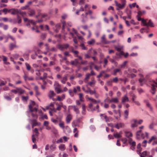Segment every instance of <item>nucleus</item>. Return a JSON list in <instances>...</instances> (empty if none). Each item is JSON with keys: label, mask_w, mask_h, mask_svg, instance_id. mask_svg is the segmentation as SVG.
Returning <instances> with one entry per match:
<instances>
[{"label": "nucleus", "mask_w": 157, "mask_h": 157, "mask_svg": "<svg viewBox=\"0 0 157 157\" xmlns=\"http://www.w3.org/2000/svg\"><path fill=\"white\" fill-rule=\"evenodd\" d=\"M118 78L117 77H116L115 78H113V79L112 80V82L115 83H117L118 82Z\"/></svg>", "instance_id": "obj_54"}, {"label": "nucleus", "mask_w": 157, "mask_h": 157, "mask_svg": "<svg viewBox=\"0 0 157 157\" xmlns=\"http://www.w3.org/2000/svg\"><path fill=\"white\" fill-rule=\"evenodd\" d=\"M128 115V111L126 110L124 112V117L125 118H127Z\"/></svg>", "instance_id": "obj_36"}, {"label": "nucleus", "mask_w": 157, "mask_h": 157, "mask_svg": "<svg viewBox=\"0 0 157 157\" xmlns=\"http://www.w3.org/2000/svg\"><path fill=\"white\" fill-rule=\"evenodd\" d=\"M17 93H18L19 94H23L25 91L22 90L21 88L17 87Z\"/></svg>", "instance_id": "obj_17"}, {"label": "nucleus", "mask_w": 157, "mask_h": 157, "mask_svg": "<svg viewBox=\"0 0 157 157\" xmlns=\"http://www.w3.org/2000/svg\"><path fill=\"white\" fill-rule=\"evenodd\" d=\"M61 22L63 24L62 29L63 30L65 29V27L67 26V25L70 27L72 25V24L71 22H69L66 23L64 21H61Z\"/></svg>", "instance_id": "obj_10"}, {"label": "nucleus", "mask_w": 157, "mask_h": 157, "mask_svg": "<svg viewBox=\"0 0 157 157\" xmlns=\"http://www.w3.org/2000/svg\"><path fill=\"white\" fill-rule=\"evenodd\" d=\"M146 105L150 109V110L152 111L153 110V108L151 104L148 102H146Z\"/></svg>", "instance_id": "obj_35"}, {"label": "nucleus", "mask_w": 157, "mask_h": 157, "mask_svg": "<svg viewBox=\"0 0 157 157\" xmlns=\"http://www.w3.org/2000/svg\"><path fill=\"white\" fill-rule=\"evenodd\" d=\"M50 149L51 150H54L56 148V146L55 144H52L50 146Z\"/></svg>", "instance_id": "obj_50"}, {"label": "nucleus", "mask_w": 157, "mask_h": 157, "mask_svg": "<svg viewBox=\"0 0 157 157\" xmlns=\"http://www.w3.org/2000/svg\"><path fill=\"white\" fill-rule=\"evenodd\" d=\"M82 22L84 23L87 21V16H85V15L83 14L82 15Z\"/></svg>", "instance_id": "obj_21"}, {"label": "nucleus", "mask_w": 157, "mask_h": 157, "mask_svg": "<svg viewBox=\"0 0 157 157\" xmlns=\"http://www.w3.org/2000/svg\"><path fill=\"white\" fill-rule=\"evenodd\" d=\"M152 142H153L152 145H155L157 144V137L156 136H152L148 141L149 144H150Z\"/></svg>", "instance_id": "obj_4"}, {"label": "nucleus", "mask_w": 157, "mask_h": 157, "mask_svg": "<svg viewBox=\"0 0 157 157\" xmlns=\"http://www.w3.org/2000/svg\"><path fill=\"white\" fill-rule=\"evenodd\" d=\"M29 108L30 111L31 112H37V109L36 108H33L31 105H29Z\"/></svg>", "instance_id": "obj_27"}, {"label": "nucleus", "mask_w": 157, "mask_h": 157, "mask_svg": "<svg viewBox=\"0 0 157 157\" xmlns=\"http://www.w3.org/2000/svg\"><path fill=\"white\" fill-rule=\"evenodd\" d=\"M52 131L55 134H56L57 133V131L55 128L52 129Z\"/></svg>", "instance_id": "obj_64"}, {"label": "nucleus", "mask_w": 157, "mask_h": 157, "mask_svg": "<svg viewBox=\"0 0 157 157\" xmlns=\"http://www.w3.org/2000/svg\"><path fill=\"white\" fill-rule=\"evenodd\" d=\"M136 3H134L131 4H130L129 5V6L130 8H132V7H135L136 6Z\"/></svg>", "instance_id": "obj_60"}, {"label": "nucleus", "mask_w": 157, "mask_h": 157, "mask_svg": "<svg viewBox=\"0 0 157 157\" xmlns=\"http://www.w3.org/2000/svg\"><path fill=\"white\" fill-rule=\"evenodd\" d=\"M59 148L62 151H63L65 149V145L61 144L59 146Z\"/></svg>", "instance_id": "obj_37"}, {"label": "nucleus", "mask_w": 157, "mask_h": 157, "mask_svg": "<svg viewBox=\"0 0 157 157\" xmlns=\"http://www.w3.org/2000/svg\"><path fill=\"white\" fill-rule=\"evenodd\" d=\"M80 47L82 50H86L87 49V48L85 46L84 44L83 43L81 44Z\"/></svg>", "instance_id": "obj_41"}, {"label": "nucleus", "mask_w": 157, "mask_h": 157, "mask_svg": "<svg viewBox=\"0 0 157 157\" xmlns=\"http://www.w3.org/2000/svg\"><path fill=\"white\" fill-rule=\"evenodd\" d=\"M129 99L127 97V95H126L122 98V102L124 103L125 102L128 101Z\"/></svg>", "instance_id": "obj_18"}, {"label": "nucleus", "mask_w": 157, "mask_h": 157, "mask_svg": "<svg viewBox=\"0 0 157 157\" xmlns=\"http://www.w3.org/2000/svg\"><path fill=\"white\" fill-rule=\"evenodd\" d=\"M28 22L29 23H32V24L33 25H35L36 24V21H34L33 20H28Z\"/></svg>", "instance_id": "obj_46"}, {"label": "nucleus", "mask_w": 157, "mask_h": 157, "mask_svg": "<svg viewBox=\"0 0 157 157\" xmlns=\"http://www.w3.org/2000/svg\"><path fill=\"white\" fill-rule=\"evenodd\" d=\"M113 136L116 138H119L121 137V136L120 133L117 132L113 134Z\"/></svg>", "instance_id": "obj_32"}, {"label": "nucleus", "mask_w": 157, "mask_h": 157, "mask_svg": "<svg viewBox=\"0 0 157 157\" xmlns=\"http://www.w3.org/2000/svg\"><path fill=\"white\" fill-rule=\"evenodd\" d=\"M118 101V99L117 98H112L109 100V102L110 103L113 102L114 103H117Z\"/></svg>", "instance_id": "obj_16"}, {"label": "nucleus", "mask_w": 157, "mask_h": 157, "mask_svg": "<svg viewBox=\"0 0 157 157\" xmlns=\"http://www.w3.org/2000/svg\"><path fill=\"white\" fill-rule=\"evenodd\" d=\"M125 136L127 137H129L132 136V134L130 132H125Z\"/></svg>", "instance_id": "obj_28"}, {"label": "nucleus", "mask_w": 157, "mask_h": 157, "mask_svg": "<svg viewBox=\"0 0 157 157\" xmlns=\"http://www.w3.org/2000/svg\"><path fill=\"white\" fill-rule=\"evenodd\" d=\"M112 82H113L112 80L107 81V85L108 86H111L112 85Z\"/></svg>", "instance_id": "obj_62"}, {"label": "nucleus", "mask_w": 157, "mask_h": 157, "mask_svg": "<svg viewBox=\"0 0 157 157\" xmlns=\"http://www.w3.org/2000/svg\"><path fill=\"white\" fill-rule=\"evenodd\" d=\"M101 39V42L103 44H108L110 43V42H109V41L107 40L105 38V35H103Z\"/></svg>", "instance_id": "obj_8"}, {"label": "nucleus", "mask_w": 157, "mask_h": 157, "mask_svg": "<svg viewBox=\"0 0 157 157\" xmlns=\"http://www.w3.org/2000/svg\"><path fill=\"white\" fill-rule=\"evenodd\" d=\"M19 14L21 15L22 16L24 17V16H25L26 15V13L25 12H23L19 11Z\"/></svg>", "instance_id": "obj_33"}, {"label": "nucleus", "mask_w": 157, "mask_h": 157, "mask_svg": "<svg viewBox=\"0 0 157 157\" xmlns=\"http://www.w3.org/2000/svg\"><path fill=\"white\" fill-rule=\"evenodd\" d=\"M147 143V141L146 140H144L142 143V145L143 147H145Z\"/></svg>", "instance_id": "obj_63"}, {"label": "nucleus", "mask_w": 157, "mask_h": 157, "mask_svg": "<svg viewBox=\"0 0 157 157\" xmlns=\"http://www.w3.org/2000/svg\"><path fill=\"white\" fill-rule=\"evenodd\" d=\"M68 92L69 94L71 97H73L74 96V94L73 91L71 89H69L68 90Z\"/></svg>", "instance_id": "obj_47"}, {"label": "nucleus", "mask_w": 157, "mask_h": 157, "mask_svg": "<svg viewBox=\"0 0 157 157\" xmlns=\"http://www.w3.org/2000/svg\"><path fill=\"white\" fill-rule=\"evenodd\" d=\"M142 23L144 24V25L147 26H150L151 27H154V25L153 23L151 21V20H149L148 22V23H147L146 22V21L144 19H142Z\"/></svg>", "instance_id": "obj_6"}, {"label": "nucleus", "mask_w": 157, "mask_h": 157, "mask_svg": "<svg viewBox=\"0 0 157 157\" xmlns=\"http://www.w3.org/2000/svg\"><path fill=\"white\" fill-rule=\"evenodd\" d=\"M94 40L93 39L91 40L90 41L87 42V43L89 44H92L94 43Z\"/></svg>", "instance_id": "obj_55"}, {"label": "nucleus", "mask_w": 157, "mask_h": 157, "mask_svg": "<svg viewBox=\"0 0 157 157\" xmlns=\"http://www.w3.org/2000/svg\"><path fill=\"white\" fill-rule=\"evenodd\" d=\"M124 125L123 123H119L116 124L115 125V127L117 129H119L123 127Z\"/></svg>", "instance_id": "obj_15"}, {"label": "nucleus", "mask_w": 157, "mask_h": 157, "mask_svg": "<svg viewBox=\"0 0 157 157\" xmlns=\"http://www.w3.org/2000/svg\"><path fill=\"white\" fill-rule=\"evenodd\" d=\"M19 11L17 9L14 10L12 12L11 14H19Z\"/></svg>", "instance_id": "obj_52"}, {"label": "nucleus", "mask_w": 157, "mask_h": 157, "mask_svg": "<svg viewBox=\"0 0 157 157\" xmlns=\"http://www.w3.org/2000/svg\"><path fill=\"white\" fill-rule=\"evenodd\" d=\"M128 143L130 145V149L133 150L135 148L136 145V142L135 141H132V140L131 138L129 139L128 140Z\"/></svg>", "instance_id": "obj_7"}, {"label": "nucleus", "mask_w": 157, "mask_h": 157, "mask_svg": "<svg viewBox=\"0 0 157 157\" xmlns=\"http://www.w3.org/2000/svg\"><path fill=\"white\" fill-rule=\"evenodd\" d=\"M22 100L24 101H27L29 99V97L28 96H22Z\"/></svg>", "instance_id": "obj_44"}, {"label": "nucleus", "mask_w": 157, "mask_h": 157, "mask_svg": "<svg viewBox=\"0 0 157 157\" xmlns=\"http://www.w3.org/2000/svg\"><path fill=\"white\" fill-rule=\"evenodd\" d=\"M59 127L63 128H64V123L63 122H61L59 124Z\"/></svg>", "instance_id": "obj_49"}, {"label": "nucleus", "mask_w": 157, "mask_h": 157, "mask_svg": "<svg viewBox=\"0 0 157 157\" xmlns=\"http://www.w3.org/2000/svg\"><path fill=\"white\" fill-rule=\"evenodd\" d=\"M69 47V45L67 44H59L58 46V48L61 51L67 49Z\"/></svg>", "instance_id": "obj_5"}, {"label": "nucleus", "mask_w": 157, "mask_h": 157, "mask_svg": "<svg viewBox=\"0 0 157 157\" xmlns=\"http://www.w3.org/2000/svg\"><path fill=\"white\" fill-rule=\"evenodd\" d=\"M35 11L33 9H30L28 13L30 17L33 16L35 14Z\"/></svg>", "instance_id": "obj_23"}, {"label": "nucleus", "mask_w": 157, "mask_h": 157, "mask_svg": "<svg viewBox=\"0 0 157 157\" xmlns=\"http://www.w3.org/2000/svg\"><path fill=\"white\" fill-rule=\"evenodd\" d=\"M16 47V45L15 44H13V43H10V48L11 50H12L13 48Z\"/></svg>", "instance_id": "obj_43"}, {"label": "nucleus", "mask_w": 157, "mask_h": 157, "mask_svg": "<svg viewBox=\"0 0 157 157\" xmlns=\"http://www.w3.org/2000/svg\"><path fill=\"white\" fill-rule=\"evenodd\" d=\"M127 63V61H124L123 63L121 65V67L122 68V67H124L125 66V65H126Z\"/></svg>", "instance_id": "obj_56"}, {"label": "nucleus", "mask_w": 157, "mask_h": 157, "mask_svg": "<svg viewBox=\"0 0 157 157\" xmlns=\"http://www.w3.org/2000/svg\"><path fill=\"white\" fill-rule=\"evenodd\" d=\"M6 82L4 81L3 80H0V86H4L6 83Z\"/></svg>", "instance_id": "obj_42"}, {"label": "nucleus", "mask_w": 157, "mask_h": 157, "mask_svg": "<svg viewBox=\"0 0 157 157\" xmlns=\"http://www.w3.org/2000/svg\"><path fill=\"white\" fill-rule=\"evenodd\" d=\"M72 116L71 114H68L66 118V121L67 123H69L72 119Z\"/></svg>", "instance_id": "obj_13"}, {"label": "nucleus", "mask_w": 157, "mask_h": 157, "mask_svg": "<svg viewBox=\"0 0 157 157\" xmlns=\"http://www.w3.org/2000/svg\"><path fill=\"white\" fill-rule=\"evenodd\" d=\"M86 98H88L90 101H91L92 102L90 103L89 105V107L91 109L92 111L95 110L96 109H98L99 107L98 105H97L96 106H94V105L97 104L99 102V101H97L93 98H89L87 95L86 96Z\"/></svg>", "instance_id": "obj_1"}, {"label": "nucleus", "mask_w": 157, "mask_h": 157, "mask_svg": "<svg viewBox=\"0 0 157 157\" xmlns=\"http://www.w3.org/2000/svg\"><path fill=\"white\" fill-rule=\"evenodd\" d=\"M90 74L89 73L87 74L86 75V77L84 80V81L86 83H88V80L90 78Z\"/></svg>", "instance_id": "obj_22"}, {"label": "nucleus", "mask_w": 157, "mask_h": 157, "mask_svg": "<svg viewBox=\"0 0 157 157\" xmlns=\"http://www.w3.org/2000/svg\"><path fill=\"white\" fill-rule=\"evenodd\" d=\"M55 91L57 94H59L62 91L61 89V85L57 82H55L54 84Z\"/></svg>", "instance_id": "obj_3"}, {"label": "nucleus", "mask_w": 157, "mask_h": 157, "mask_svg": "<svg viewBox=\"0 0 157 157\" xmlns=\"http://www.w3.org/2000/svg\"><path fill=\"white\" fill-rule=\"evenodd\" d=\"M121 72V69H115L113 70V75H116L117 73L118 72Z\"/></svg>", "instance_id": "obj_31"}, {"label": "nucleus", "mask_w": 157, "mask_h": 157, "mask_svg": "<svg viewBox=\"0 0 157 157\" xmlns=\"http://www.w3.org/2000/svg\"><path fill=\"white\" fill-rule=\"evenodd\" d=\"M104 118L106 122H109L110 121V120L111 119V117H108L106 115H105L104 116Z\"/></svg>", "instance_id": "obj_30"}, {"label": "nucleus", "mask_w": 157, "mask_h": 157, "mask_svg": "<svg viewBox=\"0 0 157 157\" xmlns=\"http://www.w3.org/2000/svg\"><path fill=\"white\" fill-rule=\"evenodd\" d=\"M77 31L74 28H73L71 31L70 32V34L73 37H74V34H77Z\"/></svg>", "instance_id": "obj_25"}, {"label": "nucleus", "mask_w": 157, "mask_h": 157, "mask_svg": "<svg viewBox=\"0 0 157 157\" xmlns=\"http://www.w3.org/2000/svg\"><path fill=\"white\" fill-rule=\"evenodd\" d=\"M70 108L73 110L75 112L76 114L78 115L79 113V111L78 108L77 106L75 105H71L70 106Z\"/></svg>", "instance_id": "obj_9"}, {"label": "nucleus", "mask_w": 157, "mask_h": 157, "mask_svg": "<svg viewBox=\"0 0 157 157\" xmlns=\"http://www.w3.org/2000/svg\"><path fill=\"white\" fill-rule=\"evenodd\" d=\"M78 63H79L78 59H75L74 60L71 61V64L75 66H77Z\"/></svg>", "instance_id": "obj_19"}, {"label": "nucleus", "mask_w": 157, "mask_h": 157, "mask_svg": "<svg viewBox=\"0 0 157 157\" xmlns=\"http://www.w3.org/2000/svg\"><path fill=\"white\" fill-rule=\"evenodd\" d=\"M26 68L28 71H30L32 73H33L34 72L33 70L31 68L30 65L28 63H25Z\"/></svg>", "instance_id": "obj_14"}, {"label": "nucleus", "mask_w": 157, "mask_h": 157, "mask_svg": "<svg viewBox=\"0 0 157 157\" xmlns=\"http://www.w3.org/2000/svg\"><path fill=\"white\" fill-rule=\"evenodd\" d=\"M148 83L151 86V90L150 92L152 94H154L156 91V88H157V82H155L154 80H149Z\"/></svg>", "instance_id": "obj_2"}, {"label": "nucleus", "mask_w": 157, "mask_h": 157, "mask_svg": "<svg viewBox=\"0 0 157 157\" xmlns=\"http://www.w3.org/2000/svg\"><path fill=\"white\" fill-rule=\"evenodd\" d=\"M2 57L3 58V60L4 62V63H6V64H8L9 63H6L5 62H6L7 60V57L5 56H2Z\"/></svg>", "instance_id": "obj_39"}, {"label": "nucleus", "mask_w": 157, "mask_h": 157, "mask_svg": "<svg viewBox=\"0 0 157 157\" xmlns=\"http://www.w3.org/2000/svg\"><path fill=\"white\" fill-rule=\"evenodd\" d=\"M115 48L118 52H121L122 49V48L121 47H118L117 46H115Z\"/></svg>", "instance_id": "obj_48"}, {"label": "nucleus", "mask_w": 157, "mask_h": 157, "mask_svg": "<svg viewBox=\"0 0 157 157\" xmlns=\"http://www.w3.org/2000/svg\"><path fill=\"white\" fill-rule=\"evenodd\" d=\"M131 127L132 128H134L137 126V121L136 119H133L131 121Z\"/></svg>", "instance_id": "obj_12"}, {"label": "nucleus", "mask_w": 157, "mask_h": 157, "mask_svg": "<svg viewBox=\"0 0 157 157\" xmlns=\"http://www.w3.org/2000/svg\"><path fill=\"white\" fill-rule=\"evenodd\" d=\"M144 156H147V152L146 151H144L142 153H140V156L141 157H144Z\"/></svg>", "instance_id": "obj_38"}, {"label": "nucleus", "mask_w": 157, "mask_h": 157, "mask_svg": "<svg viewBox=\"0 0 157 157\" xmlns=\"http://www.w3.org/2000/svg\"><path fill=\"white\" fill-rule=\"evenodd\" d=\"M74 54V56L75 57H76L77 56H78L79 53V52L77 51H75L73 52Z\"/></svg>", "instance_id": "obj_61"}, {"label": "nucleus", "mask_w": 157, "mask_h": 157, "mask_svg": "<svg viewBox=\"0 0 157 157\" xmlns=\"http://www.w3.org/2000/svg\"><path fill=\"white\" fill-rule=\"evenodd\" d=\"M4 98L5 99L8 101H10L11 100V98L8 96H4Z\"/></svg>", "instance_id": "obj_57"}, {"label": "nucleus", "mask_w": 157, "mask_h": 157, "mask_svg": "<svg viewBox=\"0 0 157 157\" xmlns=\"http://www.w3.org/2000/svg\"><path fill=\"white\" fill-rule=\"evenodd\" d=\"M29 6L28 5H27L25 6H22L21 7V9L22 10H25L27 9Z\"/></svg>", "instance_id": "obj_45"}, {"label": "nucleus", "mask_w": 157, "mask_h": 157, "mask_svg": "<svg viewBox=\"0 0 157 157\" xmlns=\"http://www.w3.org/2000/svg\"><path fill=\"white\" fill-rule=\"evenodd\" d=\"M114 2L116 5L120 9L123 8L125 6L126 4V3H122V4H121L120 3H118L116 0Z\"/></svg>", "instance_id": "obj_11"}, {"label": "nucleus", "mask_w": 157, "mask_h": 157, "mask_svg": "<svg viewBox=\"0 0 157 157\" xmlns=\"http://www.w3.org/2000/svg\"><path fill=\"white\" fill-rule=\"evenodd\" d=\"M46 36V34H42L41 36V38L42 40H44Z\"/></svg>", "instance_id": "obj_59"}, {"label": "nucleus", "mask_w": 157, "mask_h": 157, "mask_svg": "<svg viewBox=\"0 0 157 157\" xmlns=\"http://www.w3.org/2000/svg\"><path fill=\"white\" fill-rule=\"evenodd\" d=\"M31 122L32 124V127L33 128L34 127L36 126L37 125V123L36 120L35 119H33L31 121Z\"/></svg>", "instance_id": "obj_20"}, {"label": "nucleus", "mask_w": 157, "mask_h": 157, "mask_svg": "<svg viewBox=\"0 0 157 157\" xmlns=\"http://www.w3.org/2000/svg\"><path fill=\"white\" fill-rule=\"evenodd\" d=\"M96 83V81L94 80L93 79L92 80V81L88 83V84L90 86H92L93 84H95Z\"/></svg>", "instance_id": "obj_34"}, {"label": "nucleus", "mask_w": 157, "mask_h": 157, "mask_svg": "<svg viewBox=\"0 0 157 157\" xmlns=\"http://www.w3.org/2000/svg\"><path fill=\"white\" fill-rule=\"evenodd\" d=\"M55 95V94L53 91H50L49 94V96L51 98H52Z\"/></svg>", "instance_id": "obj_29"}, {"label": "nucleus", "mask_w": 157, "mask_h": 157, "mask_svg": "<svg viewBox=\"0 0 157 157\" xmlns=\"http://www.w3.org/2000/svg\"><path fill=\"white\" fill-rule=\"evenodd\" d=\"M65 98V95L62 94L61 96H58L57 97V100L58 101H60L64 99Z\"/></svg>", "instance_id": "obj_24"}, {"label": "nucleus", "mask_w": 157, "mask_h": 157, "mask_svg": "<svg viewBox=\"0 0 157 157\" xmlns=\"http://www.w3.org/2000/svg\"><path fill=\"white\" fill-rule=\"evenodd\" d=\"M139 82L140 83V85L141 86L143 85V82H144L145 80V79L144 78H140L139 80Z\"/></svg>", "instance_id": "obj_53"}, {"label": "nucleus", "mask_w": 157, "mask_h": 157, "mask_svg": "<svg viewBox=\"0 0 157 157\" xmlns=\"http://www.w3.org/2000/svg\"><path fill=\"white\" fill-rule=\"evenodd\" d=\"M154 124L153 123H151L149 126V128L150 129H153L154 127Z\"/></svg>", "instance_id": "obj_58"}, {"label": "nucleus", "mask_w": 157, "mask_h": 157, "mask_svg": "<svg viewBox=\"0 0 157 157\" xmlns=\"http://www.w3.org/2000/svg\"><path fill=\"white\" fill-rule=\"evenodd\" d=\"M67 80V76H65L61 80V82L63 84H65Z\"/></svg>", "instance_id": "obj_26"}, {"label": "nucleus", "mask_w": 157, "mask_h": 157, "mask_svg": "<svg viewBox=\"0 0 157 157\" xmlns=\"http://www.w3.org/2000/svg\"><path fill=\"white\" fill-rule=\"evenodd\" d=\"M103 62H104V67H105L107 65L108 62V61L107 59L104 58V59Z\"/></svg>", "instance_id": "obj_51"}, {"label": "nucleus", "mask_w": 157, "mask_h": 157, "mask_svg": "<svg viewBox=\"0 0 157 157\" xmlns=\"http://www.w3.org/2000/svg\"><path fill=\"white\" fill-rule=\"evenodd\" d=\"M17 19L18 20V24L21 23V18L18 15H17Z\"/></svg>", "instance_id": "obj_40"}]
</instances>
